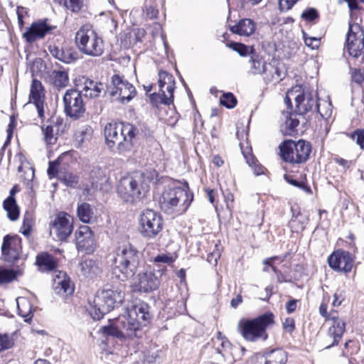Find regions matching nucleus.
<instances>
[{
  "label": "nucleus",
  "instance_id": "f257e3e1",
  "mask_svg": "<svg viewBox=\"0 0 364 364\" xmlns=\"http://www.w3.org/2000/svg\"><path fill=\"white\" fill-rule=\"evenodd\" d=\"M151 319L149 306L145 303H139L128 309L125 314L109 321L101 328L102 332L121 340L138 336L141 326H146Z\"/></svg>",
  "mask_w": 364,
  "mask_h": 364
},
{
  "label": "nucleus",
  "instance_id": "f03ea898",
  "mask_svg": "<svg viewBox=\"0 0 364 364\" xmlns=\"http://www.w3.org/2000/svg\"><path fill=\"white\" fill-rule=\"evenodd\" d=\"M158 178L159 173L154 169L134 172L119 181L117 193L124 201L135 203L146 196L150 183H156Z\"/></svg>",
  "mask_w": 364,
  "mask_h": 364
},
{
  "label": "nucleus",
  "instance_id": "7ed1b4c3",
  "mask_svg": "<svg viewBox=\"0 0 364 364\" xmlns=\"http://www.w3.org/2000/svg\"><path fill=\"white\" fill-rule=\"evenodd\" d=\"M138 129L127 122H109L104 129L105 144L113 154L124 155L134 146Z\"/></svg>",
  "mask_w": 364,
  "mask_h": 364
},
{
  "label": "nucleus",
  "instance_id": "20e7f679",
  "mask_svg": "<svg viewBox=\"0 0 364 364\" xmlns=\"http://www.w3.org/2000/svg\"><path fill=\"white\" fill-rule=\"evenodd\" d=\"M295 102V112L299 113L300 117L302 115L314 108L320 113L323 118H328L331 116L332 110L331 104L324 102L323 105H326L328 108L323 110L321 105L317 103L313 92L307 89L303 88L301 86L296 85L288 90L284 99V102L287 107H291V101Z\"/></svg>",
  "mask_w": 364,
  "mask_h": 364
},
{
  "label": "nucleus",
  "instance_id": "39448f33",
  "mask_svg": "<svg viewBox=\"0 0 364 364\" xmlns=\"http://www.w3.org/2000/svg\"><path fill=\"white\" fill-rule=\"evenodd\" d=\"M139 264V253L136 248L128 244L120 246L116 251L112 273L121 281L132 277Z\"/></svg>",
  "mask_w": 364,
  "mask_h": 364
},
{
  "label": "nucleus",
  "instance_id": "423d86ee",
  "mask_svg": "<svg viewBox=\"0 0 364 364\" xmlns=\"http://www.w3.org/2000/svg\"><path fill=\"white\" fill-rule=\"evenodd\" d=\"M193 200L188 187L171 186L166 188L159 198L162 211L170 215H179L185 213Z\"/></svg>",
  "mask_w": 364,
  "mask_h": 364
},
{
  "label": "nucleus",
  "instance_id": "0eeeda50",
  "mask_svg": "<svg viewBox=\"0 0 364 364\" xmlns=\"http://www.w3.org/2000/svg\"><path fill=\"white\" fill-rule=\"evenodd\" d=\"M123 299L124 292L119 287L103 289L97 293L94 304L90 309V314L93 319L100 320L120 304Z\"/></svg>",
  "mask_w": 364,
  "mask_h": 364
},
{
  "label": "nucleus",
  "instance_id": "6e6552de",
  "mask_svg": "<svg viewBox=\"0 0 364 364\" xmlns=\"http://www.w3.org/2000/svg\"><path fill=\"white\" fill-rule=\"evenodd\" d=\"M274 323V315L267 313L254 319L241 320L238 323V330L242 336L248 341H256L259 339L266 340L267 328Z\"/></svg>",
  "mask_w": 364,
  "mask_h": 364
},
{
  "label": "nucleus",
  "instance_id": "1a4fd4ad",
  "mask_svg": "<svg viewBox=\"0 0 364 364\" xmlns=\"http://www.w3.org/2000/svg\"><path fill=\"white\" fill-rule=\"evenodd\" d=\"M75 42L80 51L85 55L97 57L103 53V41L89 23L82 25L77 31Z\"/></svg>",
  "mask_w": 364,
  "mask_h": 364
},
{
  "label": "nucleus",
  "instance_id": "9d476101",
  "mask_svg": "<svg viewBox=\"0 0 364 364\" xmlns=\"http://www.w3.org/2000/svg\"><path fill=\"white\" fill-rule=\"evenodd\" d=\"M282 159L291 164H301L309 157L311 146L309 142L300 139L298 141L286 140L279 146Z\"/></svg>",
  "mask_w": 364,
  "mask_h": 364
},
{
  "label": "nucleus",
  "instance_id": "9b49d317",
  "mask_svg": "<svg viewBox=\"0 0 364 364\" xmlns=\"http://www.w3.org/2000/svg\"><path fill=\"white\" fill-rule=\"evenodd\" d=\"M166 271V267L164 265L146 267L136 275V285L139 291L149 293L156 290L161 284V277Z\"/></svg>",
  "mask_w": 364,
  "mask_h": 364
},
{
  "label": "nucleus",
  "instance_id": "f8f14e48",
  "mask_svg": "<svg viewBox=\"0 0 364 364\" xmlns=\"http://www.w3.org/2000/svg\"><path fill=\"white\" fill-rule=\"evenodd\" d=\"M163 219L161 215L151 209L144 210L139 219V232L144 237L154 238L162 230Z\"/></svg>",
  "mask_w": 364,
  "mask_h": 364
},
{
  "label": "nucleus",
  "instance_id": "ddd939ff",
  "mask_svg": "<svg viewBox=\"0 0 364 364\" xmlns=\"http://www.w3.org/2000/svg\"><path fill=\"white\" fill-rule=\"evenodd\" d=\"M73 229V218L65 212L55 215L49 223L50 235L55 240L65 241L71 235Z\"/></svg>",
  "mask_w": 364,
  "mask_h": 364
},
{
  "label": "nucleus",
  "instance_id": "4468645a",
  "mask_svg": "<svg viewBox=\"0 0 364 364\" xmlns=\"http://www.w3.org/2000/svg\"><path fill=\"white\" fill-rule=\"evenodd\" d=\"M68 156V154L64 153L56 160L50 161L47 172L50 178L57 177L66 186L75 188L79 182V176L62 166V162Z\"/></svg>",
  "mask_w": 364,
  "mask_h": 364
},
{
  "label": "nucleus",
  "instance_id": "2eb2a0df",
  "mask_svg": "<svg viewBox=\"0 0 364 364\" xmlns=\"http://www.w3.org/2000/svg\"><path fill=\"white\" fill-rule=\"evenodd\" d=\"M63 102L65 112L67 116L76 119L83 115L85 107L81 92L78 90H67L63 97Z\"/></svg>",
  "mask_w": 364,
  "mask_h": 364
},
{
  "label": "nucleus",
  "instance_id": "dca6fc26",
  "mask_svg": "<svg viewBox=\"0 0 364 364\" xmlns=\"http://www.w3.org/2000/svg\"><path fill=\"white\" fill-rule=\"evenodd\" d=\"M108 90L111 96L115 97L122 102L124 101L129 102L136 94L134 87L119 75H114L112 77L111 84Z\"/></svg>",
  "mask_w": 364,
  "mask_h": 364
},
{
  "label": "nucleus",
  "instance_id": "f3484780",
  "mask_svg": "<svg viewBox=\"0 0 364 364\" xmlns=\"http://www.w3.org/2000/svg\"><path fill=\"white\" fill-rule=\"evenodd\" d=\"M364 48V31L358 24L349 26L346 37V49L350 55L357 58Z\"/></svg>",
  "mask_w": 364,
  "mask_h": 364
},
{
  "label": "nucleus",
  "instance_id": "a211bd4d",
  "mask_svg": "<svg viewBox=\"0 0 364 364\" xmlns=\"http://www.w3.org/2000/svg\"><path fill=\"white\" fill-rule=\"evenodd\" d=\"M328 264L334 271L347 274L353 269L354 257L349 252L338 250L328 257Z\"/></svg>",
  "mask_w": 364,
  "mask_h": 364
},
{
  "label": "nucleus",
  "instance_id": "6ab92c4d",
  "mask_svg": "<svg viewBox=\"0 0 364 364\" xmlns=\"http://www.w3.org/2000/svg\"><path fill=\"white\" fill-rule=\"evenodd\" d=\"M326 323L328 326L327 336L331 340L330 344L327 346L329 348L338 344L341 339L346 331V322L338 317L337 311H332L330 318L326 320Z\"/></svg>",
  "mask_w": 364,
  "mask_h": 364
},
{
  "label": "nucleus",
  "instance_id": "aec40b11",
  "mask_svg": "<svg viewBox=\"0 0 364 364\" xmlns=\"http://www.w3.org/2000/svg\"><path fill=\"white\" fill-rule=\"evenodd\" d=\"M44 88L41 81L33 79L31 85L29 102L35 105L38 116L41 120L46 119V105L44 103Z\"/></svg>",
  "mask_w": 364,
  "mask_h": 364
},
{
  "label": "nucleus",
  "instance_id": "412c9836",
  "mask_svg": "<svg viewBox=\"0 0 364 364\" xmlns=\"http://www.w3.org/2000/svg\"><path fill=\"white\" fill-rule=\"evenodd\" d=\"M75 240L79 251L85 252L86 254H91L95 251V238L90 227L80 226L75 232Z\"/></svg>",
  "mask_w": 364,
  "mask_h": 364
},
{
  "label": "nucleus",
  "instance_id": "4be33fe9",
  "mask_svg": "<svg viewBox=\"0 0 364 364\" xmlns=\"http://www.w3.org/2000/svg\"><path fill=\"white\" fill-rule=\"evenodd\" d=\"M21 239L18 236L6 235L1 246L2 255L6 262L18 259L21 250Z\"/></svg>",
  "mask_w": 364,
  "mask_h": 364
},
{
  "label": "nucleus",
  "instance_id": "5701e85b",
  "mask_svg": "<svg viewBox=\"0 0 364 364\" xmlns=\"http://www.w3.org/2000/svg\"><path fill=\"white\" fill-rule=\"evenodd\" d=\"M261 76L266 84L276 85L285 77L282 65L277 60L268 62Z\"/></svg>",
  "mask_w": 364,
  "mask_h": 364
},
{
  "label": "nucleus",
  "instance_id": "b1692460",
  "mask_svg": "<svg viewBox=\"0 0 364 364\" xmlns=\"http://www.w3.org/2000/svg\"><path fill=\"white\" fill-rule=\"evenodd\" d=\"M53 277V288L56 294L67 296L73 293L74 286L65 272L55 271Z\"/></svg>",
  "mask_w": 364,
  "mask_h": 364
},
{
  "label": "nucleus",
  "instance_id": "393cba45",
  "mask_svg": "<svg viewBox=\"0 0 364 364\" xmlns=\"http://www.w3.org/2000/svg\"><path fill=\"white\" fill-rule=\"evenodd\" d=\"M53 27L47 24L46 21H38L33 23L23 33V37L28 43H33L37 39L43 38L48 33Z\"/></svg>",
  "mask_w": 364,
  "mask_h": 364
},
{
  "label": "nucleus",
  "instance_id": "a878e982",
  "mask_svg": "<svg viewBox=\"0 0 364 364\" xmlns=\"http://www.w3.org/2000/svg\"><path fill=\"white\" fill-rule=\"evenodd\" d=\"M283 116L285 118V121L281 125V132L284 135L294 136L297 134V127L299 124V113L284 112ZM301 118H304L303 117Z\"/></svg>",
  "mask_w": 364,
  "mask_h": 364
},
{
  "label": "nucleus",
  "instance_id": "bb28decb",
  "mask_svg": "<svg viewBox=\"0 0 364 364\" xmlns=\"http://www.w3.org/2000/svg\"><path fill=\"white\" fill-rule=\"evenodd\" d=\"M48 50L52 56L65 63H71L77 59V53L72 48L50 45Z\"/></svg>",
  "mask_w": 364,
  "mask_h": 364
},
{
  "label": "nucleus",
  "instance_id": "cd10ccee",
  "mask_svg": "<svg viewBox=\"0 0 364 364\" xmlns=\"http://www.w3.org/2000/svg\"><path fill=\"white\" fill-rule=\"evenodd\" d=\"M81 81V88L78 92H81V95H83L86 97L95 98L99 97L104 88L102 83L95 82L85 77H82Z\"/></svg>",
  "mask_w": 364,
  "mask_h": 364
},
{
  "label": "nucleus",
  "instance_id": "c85d7f7f",
  "mask_svg": "<svg viewBox=\"0 0 364 364\" xmlns=\"http://www.w3.org/2000/svg\"><path fill=\"white\" fill-rule=\"evenodd\" d=\"M48 80L58 89L65 87L68 85V75L65 70H52L48 75Z\"/></svg>",
  "mask_w": 364,
  "mask_h": 364
},
{
  "label": "nucleus",
  "instance_id": "c756f323",
  "mask_svg": "<svg viewBox=\"0 0 364 364\" xmlns=\"http://www.w3.org/2000/svg\"><path fill=\"white\" fill-rule=\"evenodd\" d=\"M249 63L250 68L248 73L252 75H261L268 62L265 61L260 55L254 53L253 50H251Z\"/></svg>",
  "mask_w": 364,
  "mask_h": 364
},
{
  "label": "nucleus",
  "instance_id": "7c9ffc66",
  "mask_svg": "<svg viewBox=\"0 0 364 364\" xmlns=\"http://www.w3.org/2000/svg\"><path fill=\"white\" fill-rule=\"evenodd\" d=\"M15 193V188H13L10 191V196L4 201V208L7 213V216L13 221L16 220L19 216V209L14 198Z\"/></svg>",
  "mask_w": 364,
  "mask_h": 364
},
{
  "label": "nucleus",
  "instance_id": "2f4dec72",
  "mask_svg": "<svg viewBox=\"0 0 364 364\" xmlns=\"http://www.w3.org/2000/svg\"><path fill=\"white\" fill-rule=\"evenodd\" d=\"M230 31L240 36H249L255 32V24L252 20L245 18L240 21L237 24L232 26Z\"/></svg>",
  "mask_w": 364,
  "mask_h": 364
},
{
  "label": "nucleus",
  "instance_id": "473e14b6",
  "mask_svg": "<svg viewBox=\"0 0 364 364\" xmlns=\"http://www.w3.org/2000/svg\"><path fill=\"white\" fill-rule=\"evenodd\" d=\"M292 211V217L291 220L289 223V228L293 232H301L308 222V218L306 215H302L299 212L295 213L291 209Z\"/></svg>",
  "mask_w": 364,
  "mask_h": 364
},
{
  "label": "nucleus",
  "instance_id": "72a5a7b5",
  "mask_svg": "<svg viewBox=\"0 0 364 364\" xmlns=\"http://www.w3.org/2000/svg\"><path fill=\"white\" fill-rule=\"evenodd\" d=\"M36 264L42 271H51L57 266L54 257L46 252L41 253L36 257Z\"/></svg>",
  "mask_w": 364,
  "mask_h": 364
},
{
  "label": "nucleus",
  "instance_id": "f704fd0d",
  "mask_svg": "<svg viewBox=\"0 0 364 364\" xmlns=\"http://www.w3.org/2000/svg\"><path fill=\"white\" fill-rule=\"evenodd\" d=\"M80 271L85 277H92L101 272L98 263L92 259H85L80 264Z\"/></svg>",
  "mask_w": 364,
  "mask_h": 364
},
{
  "label": "nucleus",
  "instance_id": "c9c22d12",
  "mask_svg": "<svg viewBox=\"0 0 364 364\" xmlns=\"http://www.w3.org/2000/svg\"><path fill=\"white\" fill-rule=\"evenodd\" d=\"M265 354L269 364H285L287 360V354L282 349L272 350Z\"/></svg>",
  "mask_w": 364,
  "mask_h": 364
},
{
  "label": "nucleus",
  "instance_id": "e433bc0d",
  "mask_svg": "<svg viewBox=\"0 0 364 364\" xmlns=\"http://www.w3.org/2000/svg\"><path fill=\"white\" fill-rule=\"evenodd\" d=\"M17 307L18 314L25 318V321H28L32 318V308L30 302L24 299H17Z\"/></svg>",
  "mask_w": 364,
  "mask_h": 364
},
{
  "label": "nucleus",
  "instance_id": "4c0bfd02",
  "mask_svg": "<svg viewBox=\"0 0 364 364\" xmlns=\"http://www.w3.org/2000/svg\"><path fill=\"white\" fill-rule=\"evenodd\" d=\"M77 213L79 219L85 223L90 222L94 214L92 208L87 203L78 205Z\"/></svg>",
  "mask_w": 364,
  "mask_h": 364
},
{
  "label": "nucleus",
  "instance_id": "58836bf2",
  "mask_svg": "<svg viewBox=\"0 0 364 364\" xmlns=\"http://www.w3.org/2000/svg\"><path fill=\"white\" fill-rule=\"evenodd\" d=\"M175 90V80L171 83V86L168 84L164 87H159V92L162 95L161 102L164 105H170L173 101V92Z\"/></svg>",
  "mask_w": 364,
  "mask_h": 364
},
{
  "label": "nucleus",
  "instance_id": "ea45409f",
  "mask_svg": "<svg viewBox=\"0 0 364 364\" xmlns=\"http://www.w3.org/2000/svg\"><path fill=\"white\" fill-rule=\"evenodd\" d=\"M92 134L93 129L90 126H83L75 133V141L79 144H82L85 141H90L92 136Z\"/></svg>",
  "mask_w": 364,
  "mask_h": 364
},
{
  "label": "nucleus",
  "instance_id": "a19ab883",
  "mask_svg": "<svg viewBox=\"0 0 364 364\" xmlns=\"http://www.w3.org/2000/svg\"><path fill=\"white\" fill-rule=\"evenodd\" d=\"M214 344L216 346L217 351L218 353L224 355L225 352H228L230 348V343L225 338L222 336V333L218 332L217 337L214 340Z\"/></svg>",
  "mask_w": 364,
  "mask_h": 364
},
{
  "label": "nucleus",
  "instance_id": "79ce46f5",
  "mask_svg": "<svg viewBox=\"0 0 364 364\" xmlns=\"http://www.w3.org/2000/svg\"><path fill=\"white\" fill-rule=\"evenodd\" d=\"M20 274H21L20 271L16 272L13 269L0 267V284L11 282Z\"/></svg>",
  "mask_w": 364,
  "mask_h": 364
},
{
  "label": "nucleus",
  "instance_id": "37998d69",
  "mask_svg": "<svg viewBox=\"0 0 364 364\" xmlns=\"http://www.w3.org/2000/svg\"><path fill=\"white\" fill-rule=\"evenodd\" d=\"M228 46L233 50L237 52L241 56H247L250 54L251 55V50H253L245 44L235 42H232L228 44Z\"/></svg>",
  "mask_w": 364,
  "mask_h": 364
},
{
  "label": "nucleus",
  "instance_id": "c03bdc74",
  "mask_svg": "<svg viewBox=\"0 0 364 364\" xmlns=\"http://www.w3.org/2000/svg\"><path fill=\"white\" fill-rule=\"evenodd\" d=\"M220 102L222 105L227 108L231 109L235 107L237 100L235 97L230 92L224 93L220 99Z\"/></svg>",
  "mask_w": 364,
  "mask_h": 364
},
{
  "label": "nucleus",
  "instance_id": "a18cd8bd",
  "mask_svg": "<svg viewBox=\"0 0 364 364\" xmlns=\"http://www.w3.org/2000/svg\"><path fill=\"white\" fill-rule=\"evenodd\" d=\"M174 77L172 75L168 73L165 71H160L159 73V87H164L167 84H169L171 86V83L174 81Z\"/></svg>",
  "mask_w": 364,
  "mask_h": 364
},
{
  "label": "nucleus",
  "instance_id": "49530a36",
  "mask_svg": "<svg viewBox=\"0 0 364 364\" xmlns=\"http://www.w3.org/2000/svg\"><path fill=\"white\" fill-rule=\"evenodd\" d=\"M42 131L44 135V139L48 144H54L56 141V136L53 133V127L51 126L42 127Z\"/></svg>",
  "mask_w": 364,
  "mask_h": 364
},
{
  "label": "nucleus",
  "instance_id": "de8ad7c7",
  "mask_svg": "<svg viewBox=\"0 0 364 364\" xmlns=\"http://www.w3.org/2000/svg\"><path fill=\"white\" fill-rule=\"evenodd\" d=\"M244 156L246 159L247 163L249 164L250 166H252L254 172L256 175H260L263 173L264 172V167H262L260 165H257L255 159L252 155L247 156L245 155L244 153Z\"/></svg>",
  "mask_w": 364,
  "mask_h": 364
},
{
  "label": "nucleus",
  "instance_id": "09e8293b",
  "mask_svg": "<svg viewBox=\"0 0 364 364\" xmlns=\"http://www.w3.org/2000/svg\"><path fill=\"white\" fill-rule=\"evenodd\" d=\"M13 345V341L8 335L0 334V352L11 348Z\"/></svg>",
  "mask_w": 364,
  "mask_h": 364
},
{
  "label": "nucleus",
  "instance_id": "8fccbe9b",
  "mask_svg": "<svg viewBox=\"0 0 364 364\" xmlns=\"http://www.w3.org/2000/svg\"><path fill=\"white\" fill-rule=\"evenodd\" d=\"M303 38L306 46L311 49L318 48L320 46V38L315 37H309L305 32H303Z\"/></svg>",
  "mask_w": 364,
  "mask_h": 364
},
{
  "label": "nucleus",
  "instance_id": "3c124183",
  "mask_svg": "<svg viewBox=\"0 0 364 364\" xmlns=\"http://www.w3.org/2000/svg\"><path fill=\"white\" fill-rule=\"evenodd\" d=\"M176 259V257L171 255H166V254H161L159 255L154 258V262L156 263H164V264H171Z\"/></svg>",
  "mask_w": 364,
  "mask_h": 364
},
{
  "label": "nucleus",
  "instance_id": "603ef678",
  "mask_svg": "<svg viewBox=\"0 0 364 364\" xmlns=\"http://www.w3.org/2000/svg\"><path fill=\"white\" fill-rule=\"evenodd\" d=\"M65 5L73 12H78L82 6V0H66Z\"/></svg>",
  "mask_w": 364,
  "mask_h": 364
},
{
  "label": "nucleus",
  "instance_id": "864d4df0",
  "mask_svg": "<svg viewBox=\"0 0 364 364\" xmlns=\"http://www.w3.org/2000/svg\"><path fill=\"white\" fill-rule=\"evenodd\" d=\"M318 17V14L317 11L313 8L307 9L301 14V18L309 21H311Z\"/></svg>",
  "mask_w": 364,
  "mask_h": 364
},
{
  "label": "nucleus",
  "instance_id": "5fc2aeb1",
  "mask_svg": "<svg viewBox=\"0 0 364 364\" xmlns=\"http://www.w3.org/2000/svg\"><path fill=\"white\" fill-rule=\"evenodd\" d=\"M277 259V257H272L265 259L263 261V264H264L266 267H264L263 270L264 272H269V269L271 268L274 273L277 274L279 271L277 269V267L274 265V262Z\"/></svg>",
  "mask_w": 364,
  "mask_h": 364
},
{
  "label": "nucleus",
  "instance_id": "6e6d98bb",
  "mask_svg": "<svg viewBox=\"0 0 364 364\" xmlns=\"http://www.w3.org/2000/svg\"><path fill=\"white\" fill-rule=\"evenodd\" d=\"M344 297L345 296L343 291L339 289L336 290L333 294V301H332V306L333 307L339 306L344 300Z\"/></svg>",
  "mask_w": 364,
  "mask_h": 364
},
{
  "label": "nucleus",
  "instance_id": "4d7b16f0",
  "mask_svg": "<svg viewBox=\"0 0 364 364\" xmlns=\"http://www.w3.org/2000/svg\"><path fill=\"white\" fill-rule=\"evenodd\" d=\"M328 302V299L326 300V298H324L323 299L322 303L321 304V305L319 306V313L323 317L325 318L326 321L330 318V315L331 314V311H331L330 312L327 311Z\"/></svg>",
  "mask_w": 364,
  "mask_h": 364
},
{
  "label": "nucleus",
  "instance_id": "13d9d810",
  "mask_svg": "<svg viewBox=\"0 0 364 364\" xmlns=\"http://www.w3.org/2000/svg\"><path fill=\"white\" fill-rule=\"evenodd\" d=\"M352 138L356 141L362 149H364V129L357 130L352 134Z\"/></svg>",
  "mask_w": 364,
  "mask_h": 364
},
{
  "label": "nucleus",
  "instance_id": "bf43d9fd",
  "mask_svg": "<svg viewBox=\"0 0 364 364\" xmlns=\"http://www.w3.org/2000/svg\"><path fill=\"white\" fill-rule=\"evenodd\" d=\"M298 0H279V6L281 11L290 9Z\"/></svg>",
  "mask_w": 364,
  "mask_h": 364
},
{
  "label": "nucleus",
  "instance_id": "052dcab7",
  "mask_svg": "<svg viewBox=\"0 0 364 364\" xmlns=\"http://www.w3.org/2000/svg\"><path fill=\"white\" fill-rule=\"evenodd\" d=\"M18 24L22 26L23 25V18L28 14V9L23 6H18L16 9Z\"/></svg>",
  "mask_w": 364,
  "mask_h": 364
},
{
  "label": "nucleus",
  "instance_id": "680f3d73",
  "mask_svg": "<svg viewBox=\"0 0 364 364\" xmlns=\"http://www.w3.org/2000/svg\"><path fill=\"white\" fill-rule=\"evenodd\" d=\"M253 364H269L267 363V359L266 354H256L252 358Z\"/></svg>",
  "mask_w": 364,
  "mask_h": 364
},
{
  "label": "nucleus",
  "instance_id": "e2e57ef3",
  "mask_svg": "<svg viewBox=\"0 0 364 364\" xmlns=\"http://www.w3.org/2000/svg\"><path fill=\"white\" fill-rule=\"evenodd\" d=\"M284 330L288 333H291L294 329V321L291 318H287L283 323Z\"/></svg>",
  "mask_w": 364,
  "mask_h": 364
},
{
  "label": "nucleus",
  "instance_id": "0e129e2a",
  "mask_svg": "<svg viewBox=\"0 0 364 364\" xmlns=\"http://www.w3.org/2000/svg\"><path fill=\"white\" fill-rule=\"evenodd\" d=\"M146 14L151 19L156 18L159 14V11L153 6H149L146 8Z\"/></svg>",
  "mask_w": 364,
  "mask_h": 364
},
{
  "label": "nucleus",
  "instance_id": "69168bd1",
  "mask_svg": "<svg viewBox=\"0 0 364 364\" xmlns=\"http://www.w3.org/2000/svg\"><path fill=\"white\" fill-rule=\"evenodd\" d=\"M225 201L226 203L227 208L230 210L233 207L234 197L230 192H228L225 194Z\"/></svg>",
  "mask_w": 364,
  "mask_h": 364
},
{
  "label": "nucleus",
  "instance_id": "338daca9",
  "mask_svg": "<svg viewBox=\"0 0 364 364\" xmlns=\"http://www.w3.org/2000/svg\"><path fill=\"white\" fill-rule=\"evenodd\" d=\"M297 300L291 299L286 304V309L289 314L294 312L296 308Z\"/></svg>",
  "mask_w": 364,
  "mask_h": 364
},
{
  "label": "nucleus",
  "instance_id": "774afa93",
  "mask_svg": "<svg viewBox=\"0 0 364 364\" xmlns=\"http://www.w3.org/2000/svg\"><path fill=\"white\" fill-rule=\"evenodd\" d=\"M242 302V298L241 295H237L235 298L232 299L230 301L231 306L236 309Z\"/></svg>",
  "mask_w": 364,
  "mask_h": 364
}]
</instances>
